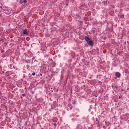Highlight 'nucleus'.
<instances>
[{"instance_id": "nucleus-5", "label": "nucleus", "mask_w": 129, "mask_h": 129, "mask_svg": "<svg viewBox=\"0 0 129 129\" xmlns=\"http://www.w3.org/2000/svg\"><path fill=\"white\" fill-rule=\"evenodd\" d=\"M32 75H33V76H35L36 75V73H32Z\"/></svg>"}, {"instance_id": "nucleus-9", "label": "nucleus", "mask_w": 129, "mask_h": 129, "mask_svg": "<svg viewBox=\"0 0 129 129\" xmlns=\"http://www.w3.org/2000/svg\"><path fill=\"white\" fill-rule=\"evenodd\" d=\"M119 98H120V97H119Z\"/></svg>"}, {"instance_id": "nucleus-3", "label": "nucleus", "mask_w": 129, "mask_h": 129, "mask_svg": "<svg viewBox=\"0 0 129 129\" xmlns=\"http://www.w3.org/2000/svg\"><path fill=\"white\" fill-rule=\"evenodd\" d=\"M115 75L118 78H119V77H120V73L119 72H116L115 73Z\"/></svg>"}, {"instance_id": "nucleus-1", "label": "nucleus", "mask_w": 129, "mask_h": 129, "mask_svg": "<svg viewBox=\"0 0 129 129\" xmlns=\"http://www.w3.org/2000/svg\"><path fill=\"white\" fill-rule=\"evenodd\" d=\"M85 40L88 43V45L89 46H93L94 45V43L93 42V41L91 40L88 36H85Z\"/></svg>"}, {"instance_id": "nucleus-4", "label": "nucleus", "mask_w": 129, "mask_h": 129, "mask_svg": "<svg viewBox=\"0 0 129 129\" xmlns=\"http://www.w3.org/2000/svg\"><path fill=\"white\" fill-rule=\"evenodd\" d=\"M24 4H26L27 3V0H23Z\"/></svg>"}, {"instance_id": "nucleus-2", "label": "nucleus", "mask_w": 129, "mask_h": 129, "mask_svg": "<svg viewBox=\"0 0 129 129\" xmlns=\"http://www.w3.org/2000/svg\"><path fill=\"white\" fill-rule=\"evenodd\" d=\"M23 36H28L29 32H28V29H25L23 32Z\"/></svg>"}, {"instance_id": "nucleus-8", "label": "nucleus", "mask_w": 129, "mask_h": 129, "mask_svg": "<svg viewBox=\"0 0 129 129\" xmlns=\"http://www.w3.org/2000/svg\"><path fill=\"white\" fill-rule=\"evenodd\" d=\"M96 120H97V118H96Z\"/></svg>"}, {"instance_id": "nucleus-6", "label": "nucleus", "mask_w": 129, "mask_h": 129, "mask_svg": "<svg viewBox=\"0 0 129 129\" xmlns=\"http://www.w3.org/2000/svg\"><path fill=\"white\" fill-rule=\"evenodd\" d=\"M2 53H5V51L4 50H2Z\"/></svg>"}, {"instance_id": "nucleus-7", "label": "nucleus", "mask_w": 129, "mask_h": 129, "mask_svg": "<svg viewBox=\"0 0 129 129\" xmlns=\"http://www.w3.org/2000/svg\"><path fill=\"white\" fill-rule=\"evenodd\" d=\"M22 96H26V95L25 94H22Z\"/></svg>"}]
</instances>
